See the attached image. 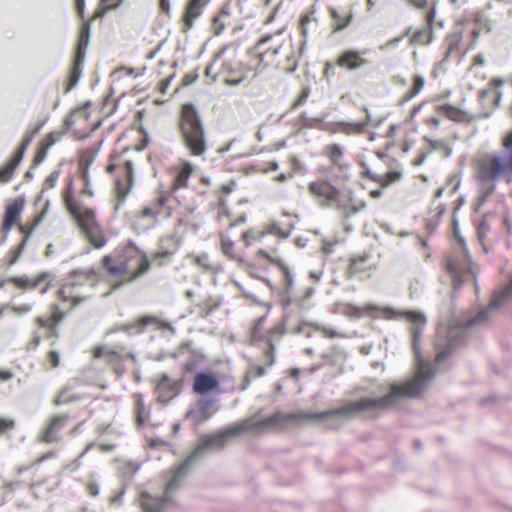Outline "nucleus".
<instances>
[{"label":"nucleus","instance_id":"f257e3e1","mask_svg":"<svg viewBox=\"0 0 512 512\" xmlns=\"http://www.w3.org/2000/svg\"><path fill=\"white\" fill-rule=\"evenodd\" d=\"M402 316L411 324L412 345L417 357V371L415 376L404 384H392L389 392L379 398L363 397L355 401H347L340 407L316 413H305L304 419H325L340 417L352 419L364 413L384 411L394 406L402 398H413L421 394L427 382L432 378L433 371L419 356V343L421 333L425 327L426 317L417 311H405Z\"/></svg>","mask_w":512,"mask_h":512},{"label":"nucleus","instance_id":"f03ea898","mask_svg":"<svg viewBox=\"0 0 512 512\" xmlns=\"http://www.w3.org/2000/svg\"><path fill=\"white\" fill-rule=\"evenodd\" d=\"M181 241L175 235L159 239L158 248L150 256L134 244L121 245L100 259V267L107 276L110 292L132 284L144 277L152 264L163 266L180 248Z\"/></svg>","mask_w":512,"mask_h":512},{"label":"nucleus","instance_id":"7ed1b4c3","mask_svg":"<svg viewBox=\"0 0 512 512\" xmlns=\"http://www.w3.org/2000/svg\"><path fill=\"white\" fill-rule=\"evenodd\" d=\"M98 271L94 267L78 268L71 270L63 283L60 284L56 291L57 300L63 305L65 310L53 303L49 307L48 316H37L34 320L35 324L45 330L46 338L59 337V325L66 318L68 312L82 306L92 298L87 289L96 288L101 282H105L107 287L108 281L105 271ZM108 288L105 295H109Z\"/></svg>","mask_w":512,"mask_h":512},{"label":"nucleus","instance_id":"20e7f679","mask_svg":"<svg viewBox=\"0 0 512 512\" xmlns=\"http://www.w3.org/2000/svg\"><path fill=\"white\" fill-rule=\"evenodd\" d=\"M63 201L69 214L74 219L84 240L96 250L102 249L108 243V235L97 220L94 209L84 205L73 190V178L67 179Z\"/></svg>","mask_w":512,"mask_h":512},{"label":"nucleus","instance_id":"39448f33","mask_svg":"<svg viewBox=\"0 0 512 512\" xmlns=\"http://www.w3.org/2000/svg\"><path fill=\"white\" fill-rule=\"evenodd\" d=\"M508 153L484 152L478 154L472 162L474 176L483 185H490L487 196L494 191L497 180L512 181V147L505 148Z\"/></svg>","mask_w":512,"mask_h":512},{"label":"nucleus","instance_id":"423d86ee","mask_svg":"<svg viewBox=\"0 0 512 512\" xmlns=\"http://www.w3.org/2000/svg\"><path fill=\"white\" fill-rule=\"evenodd\" d=\"M117 102L112 97H105L99 112L91 103L75 109L65 120V126L77 139H84L95 131L106 118L114 113Z\"/></svg>","mask_w":512,"mask_h":512},{"label":"nucleus","instance_id":"0eeeda50","mask_svg":"<svg viewBox=\"0 0 512 512\" xmlns=\"http://www.w3.org/2000/svg\"><path fill=\"white\" fill-rule=\"evenodd\" d=\"M178 128L183 145L189 154L194 157H203L208 150L205 128L200 115L191 103L182 106Z\"/></svg>","mask_w":512,"mask_h":512},{"label":"nucleus","instance_id":"6e6552de","mask_svg":"<svg viewBox=\"0 0 512 512\" xmlns=\"http://www.w3.org/2000/svg\"><path fill=\"white\" fill-rule=\"evenodd\" d=\"M308 192L321 207H333L348 217L364 208V203H356L350 192L342 191L326 179H318L308 184Z\"/></svg>","mask_w":512,"mask_h":512},{"label":"nucleus","instance_id":"1a4fd4ad","mask_svg":"<svg viewBox=\"0 0 512 512\" xmlns=\"http://www.w3.org/2000/svg\"><path fill=\"white\" fill-rule=\"evenodd\" d=\"M218 59L221 66L220 75L227 84L237 85L249 76L259 74L248 52L243 57L234 45L222 48L218 52Z\"/></svg>","mask_w":512,"mask_h":512},{"label":"nucleus","instance_id":"9d476101","mask_svg":"<svg viewBox=\"0 0 512 512\" xmlns=\"http://www.w3.org/2000/svg\"><path fill=\"white\" fill-rule=\"evenodd\" d=\"M304 417H306V414L303 412H276L264 419H260L254 415L229 426L224 430L223 435L226 437H234L245 432L259 435L264 432L281 429L288 423L304 420Z\"/></svg>","mask_w":512,"mask_h":512},{"label":"nucleus","instance_id":"9b49d317","mask_svg":"<svg viewBox=\"0 0 512 512\" xmlns=\"http://www.w3.org/2000/svg\"><path fill=\"white\" fill-rule=\"evenodd\" d=\"M286 45L290 46V41L282 39L279 34H268L262 36L247 52L258 73H261L268 67L279 66L281 56L290 59V55L286 53Z\"/></svg>","mask_w":512,"mask_h":512},{"label":"nucleus","instance_id":"f8f14e48","mask_svg":"<svg viewBox=\"0 0 512 512\" xmlns=\"http://www.w3.org/2000/svg\"><path fill=\"white\" fill-rule=\"evenodd\" d=\"M108 174H114L115 209H119L131 192L134 183L133 162L126 151L113 152L105 168Z\"/></svg>","mask_w":512,"mask_h":512},{"label":"nucleus","instance_id":"ddd939ff","mask_svg":"<svg viewBox=\"0 0 512 512\" xmlns=\"http://www.w3.org/2000/svg\"><path fill=\"white\" fill-rule=\"evenodd\" d=\"M459 248L448 253L443 261L444 269L450 277L453 288L458 289L465 282L474 280L477 275V265L470 259L464 241L455 232Z\"/></svg>","mask_w":512,"mask_h":512},{"label":"nucleus","instance_id":"4468645a","mask_svg":"<svg viewBox=\"0 0 512 512\" xmlns=\"http://www.w3.org/2000/svg\"><path fill=\"white\" fill-rule=\"evenodd\" d=\"M168 200L169 196L161 193L151 204L137 211L131 218L133 229L139 233L147 231L157 224L159 217H168L170 215V211L166 207Z\"/></svg>","mask_w":512,"mask_h":512},{"label":"nucleus","instance_id":"2eb2a0df","mask_svg":"<svg viewBox=\"0 0 512 512\" xmlns=\"http://www.w3.org/2000/svg\"><path fill=\"white\" fill-rule=\"evenodd\" d=\"M92 357L94 359H104L106 365L118 376L124 374L126 370L125 364L128 361H134V355L124 344H117L115 346L107 344L95 346L92 350Z\"/></svg>","mask_w":512,"mask_h":512},{"label":"nucleus","instance_id":"dca6fc26","mask_svg":"<svg viewBox=\"0 0 512 512\" xmlns=\"http://www.w3.org/2000/svg\"><path fill=\"white\" fill-rule=\"evenodd\" d=\"M265 318H260L256 322L253 330H252V340L254 342H264L263 348V361L265 365L270 367L275 362L274 357V341L278 340L285 332L284 326L281 324H277L272 328L265 330L263 327Z\"/></svg>","mask_w":512,"mask_h":512},{"label":"nucleus","instance_id":"f3484780","mask_svg":"<svg viewBox=\"0 0 512 512\" xmlns=\"http://www.w3.org/2000/svg\"><path fill=\"white\" fill-rule=\"evenodd\" d=\"M72 422V416L69 413H53L47 417L40 432L37 435V441L43 444H54L62 441L65 431Z\"/></svg>","mask_w":512,"mask_h":512},{"label":"nucleus","instance_id":"a211bd4d","mask_svg":"<svg viewBox=\"0 0 512 512\" xmlns=\"http://www.w3.org/2000/svg\"><path fill=\"white\" fill-rule=\"evenodd\" d=\"M90 38V23L88 21H84L81 24L75 56L73 60L72 67L69 71V75L67 78V83L65 87V92L70 91L79 81V78L82 73V66L85 58L86 49L89 43Z\"/></svg>","mask_w":512,"mask_h":512},{"label":"nucleus","instance_id":"6ab92c4d","mask_svg":"<svg viewBox=\"0 0 512 512\" xmlns=\"http://www.w3.org/2000/svg\"><path fill=\"white\" fill-rule=\"evenodd\" d=\"M98 150L95 148H88L79 154L78 164H77V173L78 177L82 183V188L76 195L78 198H93L94 190L93 184L90 176V167L93 164Z\"/></svg>","mask_w":512,"mask_h":512},{"label":"nucleus","instance_id":"aec40b11","mask_svg":"<svg viewBox=\"0 0 512 512\" xmlns=\"http://www.w3.org/2000/svg\"><path fill=\"white\" fill-rule=\"evenodd\" d=\"M464 34V29L457 27L445 36L443 40L445 49L444 60H448L451 57H462L475 47L476 43L473 39L469 37V40L466 41Z\"/></svg>","mask_w":512,"mask_h":512},{"label":"nucleus","instance_id":"412c9836","mask_svg":"<svg viewBox=\"0 0 512 512\" xmlns=\"http://www.w3.org/2000/svg\"><path fill=\"white\" fill-rule=\"evenodd\" d=\"M425 18V25L413 30L411 28L406 31V35L410 34L409 45L413 47L428 46L435 39L434 23L437 16V9H430V11L423 12Z\"/></svg>","mask_w":512,"mask_h":512},{"label":"nucleus","instance_id":"4be33fe9","mask_svg":"<svg viewBox=\"0 0 512 512\" xmlns=\"http://www.w3.org/2000/svg\"><path fill=\"white\" fill-rule=\"evenodd\" d=\"M376 269L377 264L373 260L371 253L363 251L349 257L345 273L347 278L357 277L364 279L369 278Z\"/></svg>","mask_w":512,"mask_h":512},{"label":"nucleus","instance_id":"5701e85b","mask_svg":"<svg viewBox=\"0 0 512 512\" xmlns=\"http://www.w3.org/2000/svg\"><path fill=\"white\" fill-rule=\"evenodd\" d=\"M256 255L278 267L281 274L282 289L286 294L291 293L294 287L293 275L289 267L279 258L276 246H271L268 249L260 248Z\"/></svg>","mask_w":512,"mask_h":512},{"label":"nucleus","instance_id":"b1692460","mask_svg":"<svg viewBox=\"0 0 512 512\" xmlns=\"http://www.w3.org/2000/svg\"><path fill=\"white\" fill-rule=\"evenodd\" d=\"M40 130V126L36 127L34 130L27 131L23 137L20 147L13 155V157L2 167H0V184H6L12 180L14 177L16 168L20 164L24 151L32 141L33 137Z\"/></svg>","mask_w":512,"mask_h":512},{"label":"nucleus","instance_id":"393cba45","mask_svg":"<svg viewBox=\"0 0 512 512\" xmlns=\"http://www.w3.org/2000/svg\"><path fill=\"white\" fill-rule=\"evenodd\" d=\"M195 172V166L187 160H182L178 164L171 166L168 169V174L171 178L170 192L175 193L179 190L187 189L189 187V179Z\"/></svg>","mask_w":512,"mask_h":512},{"label":"nucleus","instance_id":"a878e982","mask_svg":"<svg viewBox=\"0 0 512 512\" xmlns=\"http://www.w3.org/2000/svg\"><path fill=\"white\" fill-rule=\"evenodd\" d=\"M25 207V201L22 198H14L10 200L4 207V213L1 219L0 231L4 235L11 231L14 226L20 223L21 214Z\"/></svg>","mask_w":512,"mask_h":512},{"label":"nucleus","instance_id":"bb28decb","mask_svg":"<svg viewBox=\"0 0 512 512\" xmlns=\"http://www.w3.org/2000/svg\"><path fill=\"white\" fill-rule=\"evenodd\" d=\"M52 281V276L48 272H42L36 276H13L6 280V283L20 290H33L40 287L42 284L45 286L42 291L45 292Z\"/></svg>","mask_w":512,"mask_h":512},{"label":"nucleus","instance_id":"cd10ccee","mask_svg":"<svg viewBox=\"0 0 512 512\" xmlns=\"http://www.w3.org/2000/svg\"><path fill=\"white\" fill-rule=\"evenodd\" d=\"M279 233L282 238L288 236L287 233L280 232L276 225H270L267 229L250 228L241 234V240L244 243V249L256 244H265L272 234Z\"/></svg>","mask_w":512,"mask_h":512},{"label":"nucleus","instance_id":"c85d7f7f","mask_svg":"<svg viewBox=\"0 0 512 512\" xmlns=\"http://www.w3.org/2000/svg\"><path fill=\"white\" fill-rule=\"evenodd\" d=\"M330 17V28L332 33L340 32L346 29L354 18L353 8L346 7H330L328 9Z\"/></svg>","mask_w":512,"mask_h":512},{"label":"nucleus","instance_id":"c756f323","mask_svg":"<svg viewBox=\"0 0 512 512\" xmlns=\"http://www.w3.org/2000/svg\"><path fill=\"white\" fill-rule=\"evenodd\" d=\"M183 381V379L173 380L167 374H161L156 384L158 399L167 402L174 398L180 392Z\"/></svg>","mask_w":512,"mask_h":512},{"label":"nucleus","instance_id":"7c9ffc66","mask_svg":"<svg viewBox=\"0 0 512 512\" xmlns=\"http://www.w3.org/2000/svg\"><path fill=\"white\" fill-rule=\"evenodd\" d=\"M220 249L225 257L239 264L245 263V249L237 246L236 242L231 239L229 231L219 233Z\"/></svg>","mask_w":512,"mask_h":512},{"label":"nucleus","instance_id":"2f4dec72","mask_svg":"<svg viewBox=\"0 0 512 512\" xmlns=\"http://www.w3.org/2000/svg\"><path fill=\"white\" fill-rule=\"evenodd\" d=\"M425 111V118L423 119L424 125L431 131L434 132L440 125L442 114L437 111V105H428L423 102L413 107L410 113V120L413 121L416 115L420 111Z\"/></svg>","mask_w":512,"mask_h":512},{"label":"nucleus","instance_id":"473e14b6","mask_svg":"<svg viewBox=\"0 0 512 512\" xmlns=\"http://www.w3.org/2000/svg\"><path fill=\"white\" fill-rule=\"evenodd\" d=\"M364 54L365 52L363 51L344 50L338 55L335 64L342 69L350 71L360 69L367 64Z\"/></svg>","mask_w":512,"mask_h":512},{"label":"nucleus","instance_id":"72a5a7b5","mask_svg":"<svg viewBox=\"0 0 512 512\" xmlns=\"http://www.w3.org/2000/svg\"><path fill=\"white\" fill-rule=\"evenodd\" d=\"M215 217L217 222L220 225L227 227L228 230L235 226L244 224L246 222V215L244 214L239 215L235 218L232 216L226 204V200L223 197L219 198L218 203L215 207Z\"/></svg>","mask_w":512,"mask_h":512},{"label":"nucleus","instance_id":"f704fd0d","mask_svg":"<svg viewBox=\"0 0 512 512\" xmlns=\"http://www.w3.org/2000/svg\"><path fill=\"white\" fill-rule=\"evenodd\" d=\"M208 2L209 0H189L182 16L183 32H187L193 27L195 19L202 14L203 8Z\"/></svg>","mask_w":512,"mask_h":512},{"label":"nucleus","instance_id":"c9c22d12","mask_svg":"<svg viewBox=\"0 0 512 512\" xmlns=\"http://www.w3.org/2000/svg\"><path fill=\"white\" fill-rule=\"evenodd\" d=\"M218 387L219 380L211 373L200 372L194 377L193 392L196 394L203 395L218 389Z\"/></svg>","mask_w":512,"mask_h":512},{"label":"nucleus","instance_id":"e433bc0d","mask_svg":"<svg viewBox=\"0 0 512 512\" xmlns=\"http://www.w3.org/2000/svg\"><path fill=\"white\" fill-rule=\"evenodd\" d=\"M470 23L472 28L469 31V37L477 44L481 34H487L492 31V23L490 19L483 13L477 12L473 14Z\"/></svg>","mask_w":512,"mask_h":512},{"label":"nucleus","instance_id":"4c0bfd02","mask_svg":"<svg viewBox=\"0 0 512 512\" xmlns=\"http://www.w3.org/2000/svg\"><path fill=\"white\" fill-rule=\"evenodd\" d=\"M148 325H153L157 329L172 330V326L169 322L161 320L158 317L152 315L141 316L132 324L123 326V329H136L137 332H143L144 328Z\"/></svg>","mask_w":512,"mask_h":512},{"label":"nucleus","instance_id":"58836bf2","mask_svg":"<svg viewBox=\"0 0 512 512\" xmlns=\"http://www.w3.org/2000/svg\"><path fill=\"white\" fill-rule=\"evenodd\" d=\"M122 1L123 0H100L98 8L92 15V20L103 17L107 11L117 8ZM84 7V0H75V9L81 19L84 18Z\"/></svg>","mask_w":512,"mask_h":512},{"label":"nucleus","instance_id":"ea45409f","mask_svg":"<svg viewBox=\"0 0 512 512\" xmlns=\"http://www.w3.org/2000/svg\"><path fill=\"white\" fill-rule=\"evenodd\" d=\"M437 111L442 114V117H446L456 123H470L473 119L468 112L450 104L437 105Z\"/></svg>","mask_w":512,"mask_h":512},{"label":"nucleus","instance_id":"a19ab883","mask_svg":"<svg viewBox=\"0 0 512 512\" xmlns=\"http://www.w3.org/2000/svg\"><path fill=\"white\" fill-rule=\"evenodd\" d=\"M133 398V413L137 427H142L149 420L150 412L147 408L143 395L141 393H134Z\"/></svg>","mask_w":512,"mask_h":512},{"label":"nucleus","instance_id":"79ce46f5","mask_svg":"<svg viewBox=\"0 0 512 512\" xmlns=\"http://www.w3.org/2000/svg\"><path fill=\"white\" fill-rule=\"evenodd\" d=\"M479 100L481 105L485 108L482 114L484 117H487L499 106L501 93L496 90H482L479 94Z\"/></svg>","mask_w":512,"mask_h":512},{"label":"nucleus","instance_id":"37998d69","mask_svg":"<svg viewBox=\"0 0 512 512\" xmlns=\"http://www.w3.org/2000/svg\"><path fill=\"white\" fill-rule=\"evenodd\" d=\"M139 506L144 512H163L165 499L153 497L148 493H142L139 498Z\"/></svg>","mask_w":512,"mask_h":512},{"label":"nucleus","instance_id":"c03bdc74","mask_svg":"<svg viewBox=\"0 0 512 512\" xmlns=\"http://www.w3.org/2000/svg\"><path fill=\"white\" fill-rule=\"evenodd\" d=\"M81 395L76 393L71 386H63L57 394L54 396L52 400V404L54 406H62L68 405L70 403L79 401L81 399Z\"/></svg>","mask_w":512,"mask_h":512},{"label":"nucleus","instance_id":"a18cd8bd","mask_svg":"<svg viewBox=\"0 0 512 512\" xmlns=\"http://www.w3.org/2000/svg\"><path fill=\"white\" fill-rule=\"evenodd\" d=\"M61 365V352L60 350L54 346V343L51 345V348L45 353L43 360L41 361V367L45 371H51L57 369Z\"/></svg>","mask_w":512,"mask_h":512},{"label":"nucleus","instance_id":"49530a36","mask_svg":"<svg viewBox=\"0 0 512 512\" xmlns=\"http://www.w3.org/2000/svg\"><path fill=\"white\" fill-rule=\"evenodd\" d=\"M43 216V213H39L36 214L31 220L18 224V231L23 235V239L21 241H25V243L28 242L35 229L41 223Z\"/></svg>","mask_w":512,"mask_h":512},{"label":"nucleus","instance_id":"de8ad7c7","mask_svg":"<svg viewBox=\"0 0 512 512\" xmlns=\"http://www.w3.org/2000/svg\"><path fill=\"white\" fill-rule=\"evenodd\" d=\"M425 79L418 74L413 75L412 77V86L408 89L406 93L403 94L401 98V103H406L413 98H415L420 91L424 88Z\"/></svg>","mask_w":512,"mask_h":512},{"label":"nucleus","instance_id":"09e8293b","mask_svg":"<svg viewBox=\"0 0 512 512\" xmlns=\"http://www.w3.org/2000/svg\"><path fill=\"white\" fill-rule=\"evenodd\" d=\"M324 155L329 159L331 164L341 167L343 159V150L340 145H327L324 149Z\"/></svg>","mask_w":512,"mask_h":512},{"label":"nucleus","instance_id":"8fccbe9b","mask_svg":"<svg viewBox=\"0 0 512 512\" xmlns=\"http://www.w3.org/2000/svg\"><path fill=\"white\" fill-rule=\"evenodd\" d=\"M228 17L229 13L222 9L219 14L212 18L211 31L214 35L218 36L224 31L225 27L228 25Z\"/></svg>","mask_w":512,"mask_h":512},{"label":"nucleus","instance_id":"3c124183","mask_svg":"<svg viewBox=\"0 0 512 512\" xmlns=\"http://www.w3.org/2000/svg\"><path fill=\"white\" fill-rule=\"evenodd\" d=\"M363 129V125L356 122H338L335 124L333 131L343 133L345 135L359 134Z\"/></svg>","mask_w":512,"mask_h":512},{"label":"nucleus","instance_id":"603ef678","mask_svg":"<svg viewBox=\"0 0 512 512\" xmlns=\"http://www.w3.org/2000/svg\"><path fill=\"white\" fill-rule=\"evenodd\" d=\"M221 299L219 297H207L203 299L199 304L200 314L207 316L213 311L217 310L221 306Z\"/></svg>","mask_w":512,"mask_h":512},{"label":"nucleus","instance_id":"864d4df0","mask_svg":"<svg viewBox=\"0 0 512 512\" xmlns=\"http://www.w3.org/2000/svg\"><path fill=\"white\" fill-rule=\"evenodd\" d=\"M314 14H315V11L311 10V11L305 13L304 15H302L299 20L298 29L300 31L301 36L304 39H306L309 35L310 24L316 23V18L314 16Z\"/></svg>","mask_w":512,"mask_h":512},{"label":"nucleus","instance_id":"5fc2aeb1","mask_svg":"<svg viewBox=\"0 0 512 512\" xmlns=\"http://www.w3.org/2000/svg\"><path fill=\"white\" fill-rule=\"evenodd\" d=\"M26 245L27 243H25V241H21L9 249L6 255V260L9 265H14L20 259Z\"/></svg>","mask_w":512,"mask_h":512},{"label":"nucleus","instance_id":"6e6d98bb","mask_svg":"<svg viewBox=\"0 0 512 512\" xmlns=\"http://www.w3.org/2000/svg\"><path fill=\"white\" fill-rule=\"evenodd\" d=\"M187 468L188 464L186 462L176 467V469L173 471L172 477L166 484V492L172 490L177 485L179 480L185 475Z\"/></svg>","mask_w":512,"mask_h":512},{"label":"nucleus","instance_id":"4d7b16f0","mask_svg":"<svg viewBox=\"0 0 512 512\" xmlns=\"http://www.w3.org/2000/svg\"><path fill=\"white\" fill-rule=\"evenodd\" d=\"M408 5L413 7L414 9L420 10L422 12H427L432 9H437V1L436 0H404Z\"/></svg>","mask_w":512,"mask_h":512},{"label":"nucleus","instance_id":"13d9d810","mask_svg":"<svg viewBox=\"0 0 512 512\" xmlns=\"http://www.w3.org/2000/svg\"><path fill=\"white\" fill-rule=\"evenodd\" d=\"M56 457V452L55 451H48L44 454H42L41 456H39L38 458H36L33 463L31 465H28V466H25V465H22V466H19L17 469H16V473L18 475H21L22 473H24L25 471L29 470L31 467L33 466H36V465H39L41 464L42 462L48 460V459H52Z\"/></svg>","mask_w":512,"mask_h":512},{"label":"nucleus","instance_id":"bf43d9fd","mask_svg":"<svg viewBox=\"0 0 512 512\" xmlns=\"http://www.w3.org/2000/svg\"><path fill=\"white\" fill-rule=\"evenodd\" d=\"M193 262L205 271H212L214 269L213 264L206 253L194 256Z\"/></svg>","mask_w":512,"mask_h":512},{"label":"nucleus","instance_id":"052dcab7","mask_svg":"<svg viewBox=\"0 0 512 512\" xmlns=\"http://www.w3.org/2000/svg\"><path fill=\"white\" fill-rule=\"evenodd\" d=\"M16 427V421L13 418L0 417V436L7 435Z\"/></svg>","mask_w":512,"mask_h":512},{"label":"nucleus","instance_id":"680f3d73","mask_svg":"<svg viewBox=\"0 0 512 512\" xmlns=\"http://www.w3.org/2000/svg\"><path fill=\"white\" fill-rule=\"evenodd\" d=\"M265 374V368L260 365H251L245 374V381L261 377Z\"/></svg>","mask_w":512,"mask_h":512},{"label":"nucleus","instance_id":"e2e57ef3","mask_svg":"<svg viewBox=\"0 0 512 512\" xmlns=\"http://www.w3.org/2000/svg\"><path fill=\"white\" fill-rule=\"evenodd\" d=\"M489 230H490V228L486 221H482L477 228L479 240L486 252L488 251V249L486 247V238H487V234H488Z\"/></svg>","mask_w":512,"mask_h":512},{"label":"nucleus","instance_id":"0e129e2a","mask_svg":"<svg viewBox=\"0 0 512 512\" xmlns=\"http://www.w3.org/2000/svg\"><path fill=\"white\" fill-rule=\"evenodd\" d=\"M319 332L326 338H330V339H333V338H343L345 337V333L341 332V331H338L334 328H331V327H327V326H323L321 328H319Z\"/></svg>","mask_w":512,"mask_h":512},{"label":"nucleus","instance_id":"69168bd1","mask_svg":"<svg viewBox=\"0 0 512 512\" xmlns=\"http://www.w3.org/2000/svg\"><path fill=\"white\" fill-rule=\"evenodd\" d=\"M6 309L16 315H24L32 310V306L31 304L24 303L20 305H9Z\"/></svg>","mask_w":512,"mask_h":512},{"label":"nucleus","instance_id":"338daca9","mask_svg":"<svg viewBox=\"0 0 512 512\" xmlns=\"http://www.w3.org/2000/svg\"><path fill=\"white\" fill-rule=\"evenodd\" d=\"M288 163H289L290 168H291V172L290 173H293V176L296 173L301 172L302 169H303L302 163H301V161L298 159V157L296 155H291L288 158Z\"/></svg>","mask_w":512,"mask_h":512},{"label":"nucleus","instance_id":"774afa93","mask_svg":"<svg viewBox=\"0 0 512 512\" xmlns=\"http://www.w3.org/2000/svg\"><path fill=\"white\" fill-rule=\"evenodd\" d=\"M336 66L337 65L335 63H332V62H326L324 64L323 77L327 81H330L335 76V73H336L335 67Z\"/></svg>","mask_w":512,"mask_h":512}]
</instances>
